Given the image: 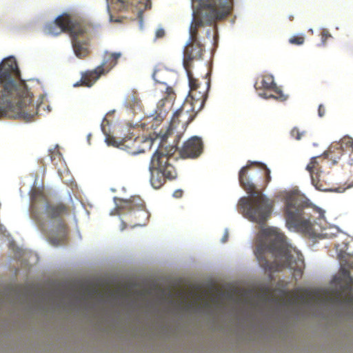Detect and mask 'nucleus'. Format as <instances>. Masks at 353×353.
Returning a JSON list of instances; mask_svg holds the SVG:
<instances>
[{"label": "nucleus", "instance_id": "6", "mask_svg": "<svg viewBox=\"0 0 353 353\" xmlns=\"http://www.w3.org/2000/svg\"><path fill=\"white\" fill-rule=\"evenodd\" d=\"M284 217L288 228L309 232L324 219V211L303 195L292 192L285 197Z\"/></svg>", "mask_w": 353, "mask_h": 353}, {"label": "nucleus", "instance_id": "30", "mask_svg": "<svg viewBox=\"0 0 353 353\" xmlns=\"http://www.w3.org/2000/svg\"><path fill=\"white\" fill-rule=\"evenodd\" d=\"M165 35V31L163 28H159L156 32V37L157 38H162Z\"/></svg>", "mask_w": 353, "mask_h": 353}, {"label": "nucleus", "instance_id": "22", "mask_svg": "<svg viewBox=\"0 0 353 353\" xmlns=\"http://www.w3.org/2000/svg\"><path fill=\"white\" fill-rule=\"evenodd\" d=\"M123 5H134L137 6L139 4L145 3L149 0H117Z\"/></svg>", "mask_w": 353, "mask_h": 353}, {"label": "nucleus", "instance_id": "31", "mask_svg": "<svg viewBox=\"0 0 353 353\" xmlns=\"http://www.w3.org/2000/svg\"><path fill=\"white\" fill-rule=\"evenodd\" d=\"M173 196L175 198H181L183 196V191L181 190H176L174 192Z\"/></svg>", "mask_w": 353, "mask_h": 353}, {"label": "nucleus", "instance_id": "10", "mask_svg": "<svg viewBox=\"0 0 353 353\" xmlns=\"http://www.w3.org/2000/svg\"><path fill=\"white\" fill-rule=\"evenodd\" d=\"M121 57L120 52H105L102 64L94 70L82 72L80 81L74 83V86L92 87L101 75L108 73L117 65V61Z\"/></svg>", "mask_w": 353, "mask_h": 353}, {"label": "nucleus", "instance_id": "29", "mask_svg": "<svg viewBox=\"0 0 353 353\" xmlns=\"http://www.w3.org/2000/svg\"><path fill=\"white\" fill-rule=\"evenodd\" d=\"M318 114L320 117H323L325 114V108L322 104L319 106Z\"/></svg>", "mask_w": 353, "mask_h": 353}, {"label": "nucleus", "instance_id": "21", "mask_svg": "<svg viewBox=\"0 0 353 353\" xmlns=\"http://www.w3.org/2000/svg\"><path fill=\"white\" fill-rule=\"evenodd\" d=\"M252 164H254V165L259 167L261 169H263L264 170V174L265 176V183L268 184L271 181V176H270V170L269 168H267V166L262 163L258 162V161H254V162H250Z\"/></svg>", "mask_w": 353, "mask_h": 353}, {"label": "nucleus", "instance_id": "2", "mask_svg": "<svg viewBox=\"0 0 353 353\" xmlns=\"http://www.w3.org/2000/svg\"><path fill=\"white\" fill-rule=\"evenodd\" d=\"M20 71L14 58L5 59L0 65V116L30 121L38 113L32 103V94L25 82L17 81Z\"/></svg>", "mask_w": 353, "mask_h": 353}, {"label": "nucleus", "instance_id": "8", "mask_svg": "<svg viewBox=\"0 0 353 353\" xmlns=\"http://www.w3.org/2000/svg\"><path fill=\"white\" fill-rule=\"evenodd\" d=\"M172 156L161 150H157L151 158L149 170L150 183L153 188L159 189L162 187L167 179H174L177 173L174 165L170 163Z\"/></svg>", "mask_w": 353, "mask_h": 353}, {"label": "nucleus", "instance_id": "17", "mask_svg": "<svg viewBox=\"0 0 353 353\" xmlns=\"http://www.w3.org/2000/svg\"><path fill=\"white\" fill-rule=\"evenodd\" d=\"M296 291H302L303 293L301 294H297L296 293L293 297L289 299V303L290 304H296L298 303H301L303 304L309 305L313 302H318L323 300L332 301V297H327L326 295L320 294L317 292H311L307 290L303 289H299Z\"/></svg>", "mask_w": 353, "mask_h": 353}, {"label": "nucleus", "instance_id": "13", "mask_svg": "<svg viewBox=\"0 0 353 353\" xmlns=\"http://www.w3.org/2000/svg\"><path fill=\"white\" fill-rule=\"evenodd\" d=\"M199 111L196 110L194 106L189 101H185L182 105L174 113L168 130V134H171L174 130L179 127L181 129H185Z\"/></svg>", "mask_w": 353, "mask_h": 353}, {"label": "nucleus", "instance_id": "16", "mask_svg": "<svg viewBox=\"0 0 353 353\" xmlns=\"http://www.w3.org/2000/svg\"><path fill=\"white\" fill-rule=\"evenodd\" d=\"M123 209L132 211L131 216L138 219L136 225H144L149 219V213L143 203L137 204L135 199L123 201L121 205Z\"/></svg>", "mask_w": 353, "mask_h": 353}, {"label": "nucleus", "instance_id": "27", "mask_svg": "<svg viewBox=\"0 0 353 353\" xmlns=\"http://www.w3.org/2000/svg\"><path fill=\"white\" fill-rule=\"evenodd\" d=\"M166 97L165 99L172 100L174 98V92L172 87L167 86L165 88Z\"/></svg>", "mask_w": 353, "mask_h": 353}, {"label": "nucleus", "instance_id": "37", "mask_svg": "<svg viewBox=\"0 0 353 353\" xmlns=\"http://www.w3.org/2000/svg\"><path fill=\"white\" fill-rule=\"evenodd\" d=\"M155 76H156V73L154 72V73L153 74V79H154L155 81H157V79H156V78H155Z\"/></svg>", "mask_w": 353, "mask_h": 353}, {"label": "nucleus", "instance_id": "23", "mask_svg": "<svg viewBox=\"0 0 353 353\" xmlns=\"http://www.w3.org/2000/svg\"><path fill=\"white\" fill-rule=\"evenodd\" d=\"M305 133V131H300L298 128H294L290 132L291 136L296 140H300Z\"/></svg>", "mask_w": 353, "mask_h": 353}, {"label": "nucleus", "instance_id": "12", "mask_svg": "<svg viewBox=\"0 0 353 353\" xmlns=\"http://www.w3.org/2000/svg\"><path fill=\"white\" fill-rule=\"evenodd\" d=\"M326 157H314L310 159L306 166V170L310 173L311 181L316 189L321 191H330L332 190L330 183L325 179L323 175L322 168L328 163Z\"/></svg>", "mask_w": 353, "mask_h": 353}, {"label": "nucleus", "instance_id": "11", "mask_svg": "<svg viewBox=\"0 0 353 353\" xmlns=\"http://www.w3.org/2000/svg\"><path fill=\"white\" fill-rule=\"evenodd\" d=\"M189 81L190 91L185 101H189L196 110H201L208 97V90L210 86V79L208 74L203 78V83L194 78L192 72L187 74Z\"/></svg>", "mask_w": 353, "mask_h": 353}, {"label": "nucleus", "instance_id": "18", "mask_svg": "<svg viewBox=\"0 0 353 353\" xmlns=\"http://www.w3.org/2000/svg\"><path fill=\"white\" fill-rule=\"evenodd\" d=\"M142 143H148L150 145L151 140L138 137L134 139L125 137L120 141L119 148L134 155L144 152V148L141 147Z\"/></svg>", "mask_w": 353, "mask_h": 353}, {"label": "nucleus", "instance_id": "28", "mask_svg": "<svg viewBox=\"0 0 353 353\" xmlns=\"http://www.w3.org/2000/svg\"><path fill=\"white\" fill-rule=\"evenodd\" d=\"M331 37V34L327 30H323L321 32V40L323 45L325 44V42L328 38Z\"/></svg>", "mask_w": 353, "mask_h": 353}, {"label": "nucleus", "instance_id": "3", "mask_svg": "<svg viewBox=\"0 0 353 353\" xmlns=\"http://www.w3.org/2000/svg\"><path fill=\"white\" fill-rule=\"evenodd\" d=\"M254 254L259 265L270 272L281 271L283 268L293 270L296 280L301 278L304 261L301 256L291 254L285 235L274 228L261 230L258 234Z\"/></svg>", "mask_w": 353, "mask_h": 353}, {"label": "nucleus", "instance_id": "39", "mask_svg": "<svg viewBox=\"0 0 353 353\" xmlns=\"http://www.w3.org/2000/svg\"><path fill=\"white\" fill-rule=\"evenodd\" d=\"M350 266H351V268H353V264L350 265Z\"/></svg>", "mask_w": 353, "mask_h": 353}, {"label": "nucleus", "instance_id": "35", "mask_svg": "<svg viewBox=\"0 0 353 353\" xmlns=\"http://www.w3.org/2000/svg\"><path fill=\"white\" fill-rule=\"evenodd\" d=\"M194 303H189V304L188 305V306L190 307L193 306V305H194Z\"/></svg>", "mask_w": 353, "mask_h": 353}, {"label": "nucleus", "instance_id": "19", "mask_svg": "<svg viewBox=\"0 0 353 353\" xmlns=\"http://www.w3.org/2000/svg\"><path fill=\"white\" fill-rule=\"evenodd\" d=\"M80 36L81 35H70V37L75 55L77 57L82 59L88 54L89 50L87 46V43L79 40L78 37Z\"/></svg>", "mask_w": 353, "mask_h": 353}, {"label": "nucleus", "instance_id": "25", "mask_svg": "<svg viewBox=\"0 0 353 353\" xmlns=\"http://www.w3.org/2000/svg\"><path fill=\"white\" fill-rule=\"evenodd\" d=\"M304 41L305 38L303 36H293L289 40V42L294 45H301Z\"/></svg>", "mask_w": 353, "mask_h": 353}, {"label": "nucleus", "instance_id": "20", "mask_svg": "<svg viewBox=\"0 0 353 353\" xmlns=\"http://www.w3.org/2000/svg\"><path fill=\"white\" fill-rule=\"evenodd\" d=\"M334 150H337V153L342 155L343 152H347L351 150L353 154V140L350 137H344L339 143L334 145H332L328 152L331 154L334 152Z\"/></svg>", "mask_w": 353, "mask_h": 353}, {"label": "nucleus", "instance_id": "34", "mask_svg": "<svg viewBox=\"0 0 353 353\" xmlns=\"http://www.w3.org/2000/svg\"><path fill=\"white\" fill-rule=\"evenodd\" d=\"M139 103V99H134V103L138 105Z\"/></svg>", "mask_w": 353, "mask_h": 353}, {"label": "nucleus", "instance_id": "36", "mask_svg": "<svg viewBox=\"0 0 353 353\" xmlns=\"http://www.w3.org/2000/svg\"><path fill=\"white\" fill-rule=\"evenodd\" d=\"M348 300H349L350 302H353V297L349 298Z\"/></svg>", "mask_w": 353, "mask_h": 353}, {"label": "nucleus", "instance_id": "32", "mask_svg": "<svg viewBox=\"0 0 353 353\" xmlns=\"http://www.w3.org/2000/svg\"><path fill=\"white\" fill-rule=\"evenodd\" d=\"M228 239V232H225V234H224L223 239H222V242L223 243H225Z\"/></svg>", "mask_w": 353, "mask_h": 353}, {"label": "nucleus", "instance_id": "9", "mask_svg": "<svg viewBox=\"0 0 353 353\" xmlns=\"http://www.w3.org/2000/svg\"><path fill=\"white\" fill-rule=\"evenodd\" d=\"M45 32L52 36H57L62 32H68L70 36H73L83 35L86 30L74 15L64 12L58 16L53 22L46 24Z\"/></svg>", "mask_w": 353, "mask_h": 353}, {"label": "nucleus", "instance_id": "24", "mask_svg": "<svg viewBox=\"0 0 353 353\" xmlns=\"http://www.w3.org/2000/svg\"><path fill=\"white\" fill-rule=\"evenodd\" d=\"M50 158L54 165H57L58 162H61L63 159L61 154L58 150L52 152Z\"/></svg>", "mask_w": 353, "mask_h": 353}, {"label": "nucleus", "instance_id": "7", "mask_svg": "<svg viewBox=\"0 0 353 353\" xmlns=\"http://www.w3.org/2000/svg\"><path fill=\"white\" fill-rule=\"evenodd\" d=\"M249 161L239 172V181L241 186L252 196L241 198L238 203L239 211L244 216L259 224H263L270 216L274 201L270 200L260 192L255 191V185L249 179L248 171L252 165Z\"/></svg>", "mask_w": 353, "mask_h": 353}, {"label": "nucleus", "instance_id": "26", "mask_svg": "<svg viewBox=\"0 0 353 353\" xmlns=\"http://www.w3.org/2000/svg\"><path fill=\"white\" fill-rule=\"evenodd\" d=\"M105 142L108 145H112L114 147L119 148L120 141L118 142L114 137L111 136H108L105 139Z\"/></svg>", "mask_w": 353, "mask_h": 353}, {"label": "nucleus", "instance_id": "1", "mask_svg": "<svg viewBox=\"0 0 353 353\" xmlns=\"http://www.w3.org/2000/svg\"><path fill=\"white\" fill-rule=\"evenodd\" d=\"M20 71L14 58L5 59L0 65V116L30 121L38 113L32 103V94L25 82L17 81Z\"/></svg>", "mask_w": 353, "mask_h": 353}, {"label": "nucleus", "instance_id": "4", "mask_svg": "<svg viewBox=\"0 0 353 353\" xmlns=\"http://www.w3.org/2000/svg\"><path fill=\"white\" fill-rule=\"evenodd\" d=\"M70 213L68 205L61 201H50L39 191L31 196L30 217L53 245L65 242L68 232L65 218Z\"/></svg>", "mask_w": 353, "mask_h": 353}, {"label": "nucleus", "instance_id": "38", "mask_svg": "<svg viewBox=\"0 0 353 353\" xmlns=\"http://www.w3.org/2000/svg\"><path fill=\"white\" fill-rule=\"evenodd\" d=\"M208 302H205V306H208Z\"/></svg>", "mask_w": 353, "mask_h": 353}, {"label": "nucleus", "instance_id": "5", "mask_svg": "<svg viewBox=\"0 0 353 353\" xmlns=\"http://www.w3.org/2000/svg\"><path fill=\"white\" fill-rule=\"evenodd\" d=\"M194 17L190 27L189 41L184 49L183 66L187 74L191 72L192 62L200 60L205 51L198 39L199 28L212 26L231 13V5L225 1L192 0Z\"/></svg>", "mask_w": 353, "mask_h": 353}, {"label": "nucleus", "instance_id": "33", "mask_svg": "<svg viewBox=\"0 0 353 353\" xmlns=\"http://www.w3.org/2000/svg\"><path fill=\"white\" fill-rule=\"evenodd\" d=\"M333 299L336 302H339L341 301L339 294L336 295Z\"/></svg>", "mask_w": 353, "mask_h": 353}, {"label": "nucleus", "instance_id": "15", "mask_svg": "<svg viewBox=\"0 0 353 353\" xmlns=\"http://www.w3.org/2000/svg\"><path fill=\"white\" fill-rule=\"evenodd\" d=\"M203 150L201 139L194 136L190 137L183 145L179 152L183 159H195L201 155Z\"/></svg>", "mask_w": 353, "mask_h": 353}, {"label": "nucleus", "instance_id": "14", "mask_svg": "<svg viewBox=\"0 0 353 353\" xmlns=\"http://www.w3.org/2000/svg\"><path fill=\"white\" fill-rule=\"evenodd\" d=\"M254 88L256 90H263L262 92H259V95L265 99H274L280 101H284L288 99V96L276 86L272 75H263L259 78L254 83Z\"/></svg>", "mask_w": 353, "mask_h": 353}]
</instances>
